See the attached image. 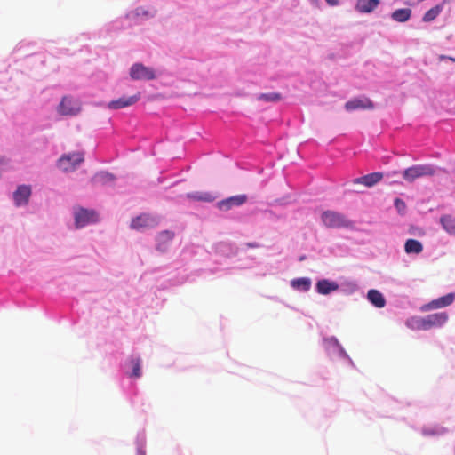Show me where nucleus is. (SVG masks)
Returning <instances> with one entry per match:
<instances>
[{
    "label": "nucleus",
    "mask_w": 455,
    "mask_h": 455,
    "mask_svg": "<svg viewBox=\"0 0 455 455\" xmlns=\"http://www.w3.org/2000/svg\"><path fill=\"white\" fill-rule=\"evenodd\" d=\"M321 219L323 223L330 228H352L354 224L344 214L334 211L323 212Z\"/></svg>",
    "instance_id": "obj_1"
},
{
    "label": "nucleus",
    "mask_w": 455,
    "mask_h": 455,
    "mask_svg": "<svg viewBox=\"0 0 455 455\" xmlns=\"http://www.w3.org/2000/svg\"><path fill=\"white\" fill-rule=\"evenodd\" d=\"M435 173V168L430 164H417L405 169L403 172V178L408 182H413L415 180L433 176Z\"/></svg>",
    "instance_id": "obj_2"
},
{
    "label": "nucleus",
    "mask_w": 455,
    "mask_h": 455,
    "mask_svg": "<svg viewBox=\"0 0 455 455\" xmlns=\"http://www.w3.org/2000/svg\"><path fill=\"white\" fill-rule=\"evenodd\" d=\"M83 162L84 154L81 152H75L62 156L58 161V165L64 172H72Z\"/></svg>",
    "instance_id": "obj_3"
},
{
    "label": "nucleus",
    "mask_w": 455,
    "mask_h": 455,
    "mask_svg": "<svg viewBox=\"0 0 455 455\" xmlns=\"http://www.w3.org/2000/svg\"><path fill=\"white\" fill-rule=\"evenodd\" d=\"M80 111V101L69 96H64L58 107V112L62 116H76Z\"/></svg>",
    "instance_id": "obj_4"
},
{
    "label": "nucleus",
    "mask_w": 455,
    "mask_h": 455,
    "mask_svg": "<svg viewBox=\"0 0 455 455\" xmlns=\"http://www.w3.org/2000/svg\"><path fill=\"white\" fill-rule=\"evenodd\" d=\"M448 320V315L445 312L428 315L419 321V328L428 330L433 327H440Z\"/></svg>",
    "instance_id": "obj_5"
},
{
    "label": "nucleus",
    "mask_w": 455,
    "mask_h": 455,
    "mask_svg": "<svg viewBox=\"0 0 455 455\" xmlns=\"http://www.w3.org/2000/svg\"><path fill=\"white\" fill-rule=\"evenodd\" d=\"M96 221H98V215L93 210L80 208L75 212V223L78 228Z\"/></svg>",
    "instance_id": "obj_6"
},
{
    "label": "nucleus",
    "mask_w": 455,
    "mask_h": 455,
    "mask_svg": "<svg viewBox=\"0 0 455 455\" xmlns=\"http://www.w3.org/2000/svg\"><path fill=\"white\" fill-rule=\"evenodd\" d=\"M130 76L133 80H152L156 77L152 68L140 63H136L130 69Z\"/></svg>",
    "instance_id": "obj_7"
},
{
    "label": "nucleus",
    "mask_w": 455,
    "mask_h": 455,
    "mask_svg": "<svg viewBox=\"0 0 455 455\" xmlns=\"http://www.w3.org/2000/svg\"><path fill=\"white\" fill-rule=\"evenodd\" d=\"M157 221L155 218L148 214H141L132 220L131 228L137 230L153 228Z\"/></svg>",
    "instance_id": "obj_8"
},
{
    "label": "nucleus",
    "mask_w": 455,
    "mask_h": 455,
    "mask_svg": "<svg viewBox=\"0 0 455 455\" xmlns=\"http://www.w3.org/2000/svg\"><path fill=\"white\" fill-rule=\"evenodd\" d=\"M140 99V93L137 92L132 96L121 97L118 100L108 102V107L110 109H120L135 104Z\"/></svg>",
    "instance_id": "obj_9"
},
{
    "label": "nucleus",
    "mask_w": 455,
    "mask_h": 455,
    "mask_svg": "<svg viewBox=\"0 0 455 455\" xmlns=\"http://www.w3.org/2000/svg\"><path fill=\"white\" fill-rule=\"evenodd\" d=\"M31 196V188L27 185H20L13 193V200L17 206L25 205L28 203Z\"/></svg>",
    "instance_id": "obj_10"
},
{
    "label": "nucleus",
    "mask_w": 455,
    "mask_h": 455,
    "mask_svg": "<svg viewBox=\"0 0 455 455\" xmlns=\"http://www.w3.org/2000/svg\"><path fill=\"white\" fill-rule=\"evenodd\" d=\"M373 107H374V105H373L372 101L368 98H363V99L355 98V99H353V100L347 101L345 104V108L347 111H353V110H356L359 108L371 109V108H373Z\"/></svg>",
    "instance_id": "obj_11"
},
{
    "label": "nucleus",
    "mask_w": 455,
    "mask_h": 455,
    "mask_svg": "<svg viewBox=\"0 0 455 455\" xmlns=\"http://www.w3.org/2000/svg\"><path fill=\"white\" fill-rule=\"evenodd\" d=\"M247 201L245 195H237L222 200L219 203V207L221 210H229L233 206H239L243 204Z\"/></svg>",
    "instance_id": "obj_12"
},
{
    "label": "nucleus",
    "mask_w": 455,
    "mask_h": 455,
    "mask_svg": "<svg viewBox=\"0 0 455 455\" xmlns=\"http://www.w3.org/2000/svg\"><path fill=\"white\" fill-rule=\"evenodd\" d=\"M379 3V0H358L355 4V10L361 13H369L374 11Z\"/></svg>",
    "instance_id": "obj_13"
},
{
    "label": "nucleus",
    "mask_w": 455,
    "mask_h": 455,
    "mask_svg": "<svg viewBox=\"0 0 455 455\" xmlns=\"http://www.w3.org/2000/svg\"><path fill=\"white\" fill-rule=\"evenodd\" d=\"M173 237L174 234L172 231L165 230L159 233L156 237V249L158 251H164Z\"/></svg>",
    "instance_id": "obj_14"
},
{
    "label": "nucleus",
    "mask_w": 455,
    "mask_h": 455,
    "mask_svg": "<svg viewBox=\"0 0 455 455\" xmlns=\"http://www.w3.org/2000/svg\"><path fill=\"white\" fill-rule=\"evenodd\" d=\"M383 178V174L381 172H372L367 175H364L361 178H357L355 180V183L363 184L366 187H372L381 180Z\"/></svg>",
    "instance_id": "obj_15"
},
{
    "label": "nucleus",
    "mask_w": 455,
    "mask_h": 455,
    "mask_svg": "<svg viewBox=\"0 0 455 455\" xmlns=\"http://www.w3.org/2000/svg\"><path fill=\"white\" fill-rule=\"evenodd\" d=\"M339 289V285L335 282H331L326 279H323L317 282L316 290L320 294H329L332 291H335Z\"/></svg>",
    "instance_id": "obj_16"
},
{
    "label": "nucleus",
    "mask_w": 455,
    "mask_h": 455,
    "mask_svg": "<svg viewBox=\"0 0 455 455\" xmlns=\"http://www.w3.org/2000/svg\"><path fill=\"white\" fill-rule=\"evenodd\" d=\"M454 293H448L445 296L432 300L427 307L429 308H442L450 306L454 301Z\"/></svg>",
    "instance_id": "obj_17"
},
{
    "label": "nucleus",
    "mask_w": 455,
    "mask_h": 455,
    "mask_svg": "<svg viewBox=\"0 0 455 455\" xmlns=\"http://www.w3.org/2000/svg\"><path fill=\"white\" fill-rule=\"evenodd\" d=\"M367 299L376 307L382 308L386 305V299L378 290L371 289L367 293Z\"/></svg>",
    "instance_id": "obj_18"
},
{
    "label": "nucleus",
    "mask_w": 455,
    "mask_h": 455,
    "mask_svg": "<svg viewBox=\"0 0 455 455\" xmlns=\"http://www.w3.org/2000/svg\"><path fill=\"white\" fill-rule=\"evenodd\" d=\"M440 224L443 228L450 235H455V216L444 214L440 217Z\"/></svg>",
    "instance_id": "obj_19"
},
{
    "label": "nucleus",
    "mask_w": 455,
    "mask_h": 455,
    "mask_svg": "<svg viewBox=\"0 0 455 455\" xmlns=\"http://www.w3.org/2000/svg\"><path fill=\"white\" fill-rule=\"evenodd\" d=\"M405 252L408 254H419L423 251L422 243L416 239H408L404 244Z\"/></svg>",
    "instance_id": "obj_20"
},
{
    "label": "nucleus",
    "mask_w": 455,
    "mask_h": 455,
    "mask_svg": "<svg viewBox=\"0 0 455 455\" xmlns=\"http://www.w3.org/2000/svg\"><path fill=\"white\" fill-rule=\"evenodd\" d=\"M411 15V10L409 8H402L395 10L391 17L394 20L398 22H405L407 21Z\"/></svg>",
    "instance_id": "obj_21"
},
{
    "label": "nucleus",
    "mask_w": 455,
    "mask_h": 455,
    "mask_svg": "<svg viewBox=\"0 0 455 455\" xmlns=\"http://www.w3.org/2000/svg\"><path fill=\"white\" fill-rule=\"evenodd\" d=\"M443 3L437 4L434 6L433 8L429 9L423 16V21L425 22H430L434 20L443 11Z\"/></svg>",
    "instance_id": "obj_22"
},
{
    "label": "nucleus",
    "mask_w": 455,
    "mask_h": 455,
    "mask_svg": "<svg viewBox=\"0 0 455 455\" xmlns=\"http://www.w3.org/2000/svg\"><path fill=\"white\" fill-rule=\"evenodd\" d=\"M291 285L293 288L307 291L311 286V282L308 278L302 277L292 280Z\"/></svg>",
    "instance_id": "obj_23"
},
{
    "label": "nucleus",
    "mask_w": 455,
    "mask_h": 455,
    "mask_svg": "<svg viewBox=\"0 0 455 455\" xmlns=\"http://www.w3.org/2000/svg\"><path fill=\"white\" fill-rule=\"evenodd\" d=\"M131 364H132V373L130 374L131 377L134 378H140L141 376V361L140 358H132L131 359Z\"/></svg>",
    "instance_id": "obj_24"
},
{
    "label": "nucleus",
    "mask_w": 455,
    "mask_h": 455,
    "mask_svg": "<svg viewBox=\"0 0 455 455\" xmlns=\"http://www.w3.org/2000/svg\"><path fill=\"white\" fill-rule=\"evenodd\" d=\"M258 99L264 101L277 102L282 100V95L278 92L262 93Z\"/></svg>",
    "instance_id": "obj_25"
},
{
    "label": "nucleus",
    "mask_w": 455,
    "mask_h": 455,
    "mask_svg": "<svg viewBox=\"0 0 455 455\" xmlns=\"http://www.w3.org/2000/svg\"><path fill=\"white\" fill-rule=\"evenodd\" d=\"M395 205L399 212H404V210L406 208L405 203L400 198H395Z\"/></svg>",
    "instance_id": "obj_26"
},
{
    "label": "nucleus",
    "mask_w": 455,
    "mask_h": 455,
    "mask_svg": "<svg viewBox=\"0 0 455 455\" xmlns=\"http://www.w3.org/2000/svg\"><path fill=\"white\" fill-rule=\"evenodd\" d=\"M96 178H100V179H104V180H113V176L109 173H107V172H101L100 174H98L96 176Z\"/></svg>",
    "instance_id": "obj_27"
},
{
    "label": "nucleus",
    "mask_w": 455,
    "mask_h": 455,
    "mask_svg": "<svg viewBox=\"0 0 455 455\" xmlns=\"http://www.w3.org/2000/svg\"><path fill=\"white\" fill-rule=\"evenodd\" d=\"M329 5L335 6L339 4L340 0H325Z\"/></svg>",
    "instance_id": "obj_28"
},
{
    "label": "nucleus",
    "mask_w": 455,
    "mask_h": 455,
    "mask_svg": "<svg viewBox=\"0 0 455 455\" xmlns=\"http://www.w3.org/2000/svg\"><path fill=\"white\" fill-rule=\"evenodd\" d=\"M140 11H141L142 14L148 15V12H145V11H143L142 9H137V14H138V15H140Z\"/></svg>",
    "instance_id": "obj_29"
},
{
    "label": "nucleus",
    "mask_w": 455,
    "mask_h": 455,
    "mask_svg": "<svg viewBox=\"0 0 455 455\" xmlns=\"http://www.w3.org/2000/svg\"><path fill=\"white\" fill-rule=\"evenodd\" d=\"M249 246H250V247L254 248V247H257L258 245H255V244H249Z\"/></svg>",
    "instance_id": "obj_30"
}]
</instances>
